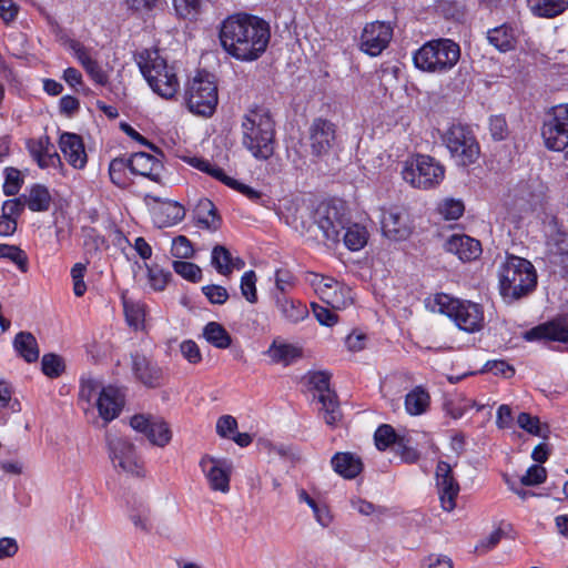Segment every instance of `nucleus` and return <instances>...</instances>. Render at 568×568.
Returning <instances> with one entry per match:
<instances>
[{
  "mask_svg": "<svg viewBox=\"0 0 568 568\" xmlns=\"http://www.w3.org/2000/svg\"><path fill=\"white\" fill-rule=\"evenodd\" d=\"M509 204L518 213L532 211L539 202V195L534 191V183L529 181L519 182L509 194Z\"/></svg>",
  "mask_w": 568,
  "mask_h": 568,
  "instance_id": "21",
  "label": "nucleus"
},
{
  "mask_svg": "<svg viewBox=\"0 0 568 568\" xmlns=\"http://www.w3.org/2000/svg\"><path fill=\"white\" fill-rule=\"evenodd\" d=\"M130 518L135 528H138L144 532L151 531L152 526L150 524L149 508L141 506L139 509H136L130 514Z\"/></svg>",
  "mask_w": 568,
  "mask_h": 568,
  "instance_id": "59",
  "label": "nucleus"
},
{
  "mask_svg": "<svg viewBox=\"0 0 568 568\" xmlns=\"http://www.w3.org/2000/svg\"><path fill=\"white\" fill-rule=\"evenodd\" d=\"M123 310L130 327L135 331L144 327L145 310L143 304L123 297Z\"/></svg>",
  "mask_w": 568,
  "mask_h": 568,
  "instance_id": "39",
  "label": "nucleus"
},
{
  "mask_svg": "<svg viewBox=\"0 0 568 568\" xmlns=\"http://www.w3.org/2000/svg\"><path fill=\"white\" fill-rule=\"evenodd\" d=\"M241 293L244 298L254 304L257 302L256 274L254 271H246L241 277Z\"/></svg>",
  "mask_w": 568,
  "mask_h": 568,
  "instance_id": "48",
  "label": "nucleus"
},
{
  "mask_svg": "<svg viewBox=\"0 0 568 568\" xmlns=\"http://www.w3.org/2000/svg\"><path fill=\"white\" fill-rule=\"evenodd\" d=\"M237 429V420L231 415H223L216 422V433L223 438H232Z\"/></svg>",
  "mask_w": 568,
  "mask_h": 568,
  "instance_id": "58",
  "label": "nucleus"
},
{
  "mask_svg": "<svg viewBox=\"0 0 568 568\" xmlns=\"http://www.w3.org/2000/svg\"><path fill=\"white\" fill-rule=\"evenodd\" d=\"M465 211L464 203L460 200L445 199L438 205V212L445 220H458Z\"/></svg>",
  "mask_w": 568,
  "mask_h": 568,
  "instance_id": "50",
  "label": "nucleus"
},
{
  "mask_svg": "<svg viewBox=\"0 0 568 568\" xmlns=\"http://www.w3.org/2000/svg\"><path fill=\"white\" fill-rule=\"evenodd\" d=\"M42 372L50 378L59 377L64 371L63 358L57 354H45L41 361Z\"/></svg>",
  "mask_w": 568,
  "mask_h": 568,
  "instance_id": "47",
  "label": "nucleus"
},
{
  "mask_svg": "<svg viewBox=\"0 0 568 568\" xmlns=\"http://www.w3.org/2000/svg\"><path fill=\"white\" fill-rule=\"evenodd\" d=\"M546 261L552 273L565 277L568 275V234L556 232L547 243Z\"/></svg>",
  "mask_w": 568,
  "mask_h": 568,
  "instance_id": "15",
  "label": "nucleus"
},
{
  "mask_svg": "<svg viewBox=\"0 0 568 568\" xmlns=\"http://www.w3.org/2000/svg\"><path fill=\"white\" fill-rule=\"evenodd\" d=\"M331 464L338 475L347 479L355 478L363 469L361 458L351 453H336Z\"/></svg>",
  "mask_w": 568,
  "mask_h": 568,
  "instance_id": "25",
  "label": "nucleus"
},
{
  "mask_svg": "<svg viewBox=\"0 0 568 568\" xmlns=\"http://www.w3.org/2000/svg\"><path fill=\"white\" fill-rule=\"evenodd\" d=\"M547 478V470L540 465H531L526 474L521 476L520 483L524 486H536L544 483Z\"/></svg>",
  "mask_w": 568,
  "mask_h": 568,
  "instance_id": "54",
  "label": "nucleus"
},
{
  "mask_svg": "<svg viewBox=\"0 0 568 568\" xmlns=\"http://www.w3.org/2000/svg\"><path fill=\"white\" fill-rule=\"evenodd\" d=\"M430 396L422 386H416L405 396V409L412 416L424 414L429 407Z\"/></svg>",
  "mask_w": 568,
  "mask_h": 568,
  "instance_id": "32",
  "label": "nucleus"
},
{
  "mask_svg": "<svg viewBox=\"0 0 568 568\" xmlns=\"http://www.w3.org/2000/svg\"><path fill=\"white\" fill-rule=\"evenodd\" d=\"M444 168L429 155L417 154L406 161L402 171L403 179L417 189H433L444 179Z\"/></svg>",
  "mask_w": 568,
  "mask_h": 568,
  "instance_id": "7",
  "label": "nucleus"
},
{
  "mask_svg": "<svg viewBox=\"0 0 568 568\" xmlns=\"http://www.w3.org/2000/svg\"><path fill=\"white\" fill-rule=\"evenodd\" d=\"M209 487L222 494L230 491V480L233 473V462L229 458L205 455L200 462Z\"/></svg>",
  "mask_w": 568,
  "mask_h": 568,
  "instance_id": "11",
  "label": "nucleus"
},
{
  "mask_svg": "<svg viewBox=\"0 0 568 568\" xmlns=\"http://www.w3.org/2000/svg\"><path fill=\"white\" fill-rule=\"evenodd\" d=\"M195 216L203 227L216 231L220 227V217L215 205L207 199L199 201L195 207Z\"/></svg>",
  "mask_w": 568,
  "mask_h": 568,
  "instance_id": "33",
  "label": "nucleus"
},
{
  "mask_svg": "<svg viewBox=\"0 0 568 568\" xmlns=\"http://www.w3.org/2000/svg\"><path fill=\"white\" fill-rule=\"evenodd\" d=\"M106 445L114 467H120L125 473L136 477L144 476L142 462L138 457L132 443L109 433L106 434Z\"/></svg>",
  "mask_w": 568,
  "mask_h": 568,
  "instance_id": "9",
  "label": "nucleus"
},
{
  "mask_svg": "<svg viewBox=\"0 0 568 568\" xmlns=\"http://www.w3.org/2000/svg\"><path fill=\"white\" fill-rule=\"evenodd\" d=\"M63 156L75 169H82L87 163L84 144H59Z\"/></svg>",
  "mask_w": 568,
  "mask_h": 568,
  "instance_id": "43",
  "label": "nucleus"
},
{
  "mask_svg": "<svg viewBox=\"0 0 568 568\" xmlns=\"http://www.w3.org/2000/svg\"><path fill=\"white\" fill-rule=\"evenodd\" d=\"M150 286L155 291H162L172 280V274L159 264L146 265Z\"/></svg>",
  "mask_w": 568,
  "mask_h": 568,
  "instance_id": "45",
  "label": "nucleus"
},
{
  "mask_svg": "<svg viewBox=\"0 0 568 568\" xmlns=\"http://www.w3.org/2000/svg\"><path fill=\"white\" fill-rule=\"evenodd\" d=\"M499 294L504 302L513 304L537 287V271L532 263L524 257L508 255L498 271Z\"/></svg>",
  "mask_w": 568,
  "mask_h": 568,
  "instance_id": "2",
  "label": "nucleus"
},
{
  "mask_svg": "<svg viewBox=\"0 0 568 568\" xmlns=\"http://www.w3.org/2000/svg\"><path fill=\"white\" fill-rule=\"evenodd\" d=\"M435 306L439 313L447 315L465 332L474 333L484 326V311L477 303L438 294L435 297Z\"/></svg>",
  "mask_w": 568,
  "mask_h": 568,
  "instance_id": "5",
  "label": "nucleus"
},
{
  "mask_svg": "<svg viewBox=\"0 0 568 568\" xmlns=\"http://www.w3.org/2000/svg\"><path fill=\"white\" fill-rule=\"evenodd\" d=\"M219 102L217 85L214 77L200 71L186 89V104L189 110L202 116H210Z\"/></svg>",
  "mask_w": 568,
  "mask_h": 568,
  "instance_id": "6",
  "label": "nucleus"
},
{
  "mask_svg": "<svg viewBox=\"0 0 568 568\" xmlns=\"http://www.w3.org/2000/svg\"><path fill=\"white\" fill-rule=\"evenodd\" d=\"M29 152L41 169L59 168L61 158L58 153L59 144H28Z\"/></svg>",
  "mask_w": 568,
  "mask_h": 568,
  "instance_id": "26",
  "label": "nucleus"
},
{
  "mask_svg": "<svg viewBox=\"0 0 568 568\" xmlns=\"http://www.w3.org/2000/svg\"><path fill=\"white\" fill-rule=\"evenodd\" d=\"M87 271V263H77L71 268V277L73 281L74 295L80 297L87 291V285L83 281Z\"/></svg>",
  "mask_w": 568,
  "mask_h": 568,
  "instance_id": "56",
  "label": "nucleus"
},
{
  "mask_svg": "<svg viewBox=\"0 0 568 568\" xmlns=\"http://www.w3.org/2000/svg\"><path fill=\"white\" fill-rule=\"evenodd\" d=\"M180 159L197 169L199 171L204 172L213 179L222 182L226 186L242 193L253 202H258L262 199L261 192L229 176L221 168L212 164L210 161L203 158L184 155L180 156Z\"/></svg>",
  "mask_w": 568,
  "mask_h": 568,
  "instance_id": "12",
  "label": "nucleus"
},
{
  "mask_svg": "<svg viewBox=\"0 0 568 568\" xmlns=\"http://www.w3.org/2000/svg\"><path fill=\"white\" fill-rule=\"evenodd\" d=\"M203 0H180V18L196 21L202 13Z\"/></svg>",
  "mask_w": 568,
  "mask_h": 568,
  "instance_id": "52",
  "label": "nucleus"
},
{
  "mask_svg": "<svg viewBox=\"0 0 568 568\" xmlns=\"http://www.w3.org/2000/svg\"><path fill=\"white\" fill-rule=\"evenodd\" d=\"M0 258H8L12 261L21 272H27L28 270V257L18 246L0 244Z\"/></svg>",
  "mask_w": 568,
  "mask_h": 568,
  "instance_id": "46",
  "label": "nucleus"
},
{
  "mask_svg": "<svg viewBox=\"0 0 568 568\" xmlns=\"http://www.w3.org/2000/svg\"><path fill=\"white\" fill-rule=\"evenodd\" d=\"M312 310L314 316L322 325L333 326L337 323L338 317L329 306L324 307L316 303H312Z\"/></svg>",
  "mask_w": 568,
  "mask_h": 568,
  "instance_id": "60",
  "label": "nucleus"
},
{
  "mask_svg": "<svg viewBox=\"0 0 568 568\" xmlns=\"http://www.w3.org/2000/svg\"><path fill=\"white\" fill-rule=\"evenodd\" d=\"M141 73L152 90L164 99H173L178 93V78L158 51L143 50L135 54Z\"/></svg>",
  "mask_w": 568,
  "mask_h": 568,
  "instance_id": "3",
  "label": "nucleus"
},
{
  "mask_svg": "<svg viewBox=\"0 0 568 568\" xmlns=\"http://www.w3.org/2000/svg\"><path fill=\"white\" fill-rule=\"evenodd\" d=\"M531 11L542 18H554L568 8V0H528Z\"/></svg>",
  "mask_w": 568,
  "mask_h": 568,
  "instance_id": "34",
  "label": "nucleus"
},
{
  "mask_svg": "<svg viewBox=\"0 0 568 568\" xmlns=\"http://www.w3.org/2000/svg\"><path fill=\"white\" fill-rule=\"evenodd\" d=\"M445 248L447 252L457 255L459 260L464 262L476 260L481 253L479 241L465 234L452 235L447 240Z\"/></svg>",
  "mask_w": 568,
  "mask_h": 568,
  "instance_id": "19",
  "label": "nucleus"
},
{
  "mask_svg": "<svg viewBox=\"0 0 568 568\" xmlns=\"http://www.w3.org/2000/svg\"><path fill=\"white\" fill-rule=\"evenodd\" d=\"M205 339L216 348L225 349L231 346L232 337L229 332L216 322H210L204 326Z\"/></svg>",
  "mask_w": 568,
  "mask_h": 568,
  "instance_id": "36",
  "label": "nucleus"
},
{
  "mask_svg": "<svg viewBox=\"0 0 568 568\" xmlns=\"http://www.w3.org/2000/svg\"><path fill=\"white\" fill-rule=\"evenodd\" d=\"M171 437L172 434L164 422H152L148 438L153 445L164 446Z\"/></svg>",
  "mask_w": 568,
  "mask_h": 568,
  "instance_id": "51",
  "label": "nucleus"
},
{
  "mask_svg": "<svg viewBox=\"0 0 568 568\" xmlns=\"http://www.w3.org/2000/svg\"><path fill=\"white\" fill-rule=\"evenodd\" d=\"M344 231L343 240L346 247L351 251H358L366 245L368 232L365 226L357 223L351 224L348 222Z\"/></svg>",
  "mask_w": 568,
  "mask_h": 568,
  "instance_id": "38",
  "label": "nucleus"
},
{
  "mask_svg": "<svg viewBox=\"0 0 568 568\" xmlns=\"http://www.w3.org/2000/svg\"><path fill=\"white\" fill-rule=\"evenodd\" d=\"M311 140L313 142H331L335 140V125L328 120H314L311 129Z\"/></svg>",
  "mask_w": 568,
  "mask_h": 568,
  "instance_id": "41",
  "label": "nucleus"
},
{
  "mask_svg": "<svg viewBox=\"0 0 568 568\" xmlns=\"http://www.w3.org/2000/svg\"><path fill=\"white\" fill-rule=\"evenodd\" d=\"M318 402L322 404L321 410L324 412L325 423L329 426L336 425L342 418V413L335 392L318 395Z\"/></svg>",
  "mask_w": 568,
  "mask_h": 568,
  "instance_id": "37",
  "label": "nucleus"
},
{
  "mask_svg": "<svg viewBox=\"0 0 568 568\" xmlns=\"http://www.w3.org/2000/svg\"><path fill=\"white\" fill-rule=\"evenodd\" d=\"M26 205L32 212H45L51 205V194L47 186L42 184H33L28 194H22Z\"/></svg>",
  "mask_w": 568,
  "mask_h": 568,
  "instance_id": "27",
  "label": "nucleus"
},
{
  "mask_svg": "<svg viewBox=\"0 0 568 568\" xmlns=\"http://www.w3.org/2000/svg\"><path fill=\"white\" fill-rule=\"evenodd\" d=\"M381 225L383 235L392 241H405L413 232L407 214L395 209L382 211Z\"/></svg>",
  "mask_w": 568,
  "mask_h": 568,
  "instance_id": "16",
  "label": "nucleus"
},
{
  "mask_svg": "<svg viewBox=\"0 0 568 568\" xmlns=\"http://www.w3.org/2000/svg\"><path fill=\"white\" fill-rule=\"evenodd\" d=\"M374 439L377 449L385 450L396 442L397 434L390 425L383 424L376 429Z\"/></svg>",
  "mask_w": 568,
  "mask_h": 568,
  "instance_id": "49",
  "label": "nucleus"
},
{
  "mask_svg": "<svg viewBox=\"0 0 568 568\" xmlns=\"http://www.w3.org/2000/svg\"><path fill=\"white\" fill-rule=\"evenodd\" d=\"M444 142H476L470 126L462 123L452 124L443 135Z\"/></svg>",
  "mask_w": 568,
  "mask_h": 568,
  "instance_id": "44",
  "label": "nucleus"
},
{
  "mask_svg": "<svg viewBox=\"0 0 568 568\" xmlns=\"http://www.w3.org/2000/svg\"><path fill=\"white\" fill-rule=\"evenodd\" d=\"M526 339H550L557 342H568V317L556 318L544 325H539L528 331Z\"/></svg>",
  "mask_w": 568,
  "mask_h": 568,
  "instance_id": "20",
  "label": "nucleus"
},
{
  "mask_svg": "<svg viewBox=\"0 0 568 568\" xmlns=\"http://www.w3.org/2000/svg\"><path fill=\"white\" fill-rule=\"evenodd\" d=\"M219 38L231 57L240 61H255L267 49L271 28L257 16L234 13L222 21Z\"/></svg>",
  "mask_w": 568,
  "mask_h": 568,
  "instance_id": "1",
  "label": "nucleus"
},
{
  "mask_svg": "<svg viewBox=\"0 0 568 568\" xmlns=\"http://www.w3.org/2000/svg\"><path fill=\"white\" fill-rule=\"evenodd\" d=\"M202 293L212 304L223 305L229 300L227 290L221 285H205L202 287Z\"/></svg>",
  "mask_w": 568,
  "mask_h": 568,
  "instance_id": "55",
  "label": "nucleus"
},
{
  "mask_svg": "<svg viewBox=\"0 0 568 568\" xmlns=\"http://www.w3.org/2000/svg\"><path fill=\"white\" fill-rule=\"evenodd\" d=\"M294 276L288 270H277L275 273V291L273 293H282L294 286Z\"/></svg>",
  "mask_w": 568,
  "mask_h": 568,
  "instance_id": "64",
  "label": "nucleus"
},
{
  "mask_svg": "<svg viewBox=\"0 0 568 568\" xmlns=\"http://www.w3.org/2000/svg\"><path fill=\"white\" fill-rule=\"evenodd\" d=\"M314 217L323 236L334 243L339 241L341 233L348 224L343 204H321L315 211Z\"/></svg>",
  "mask_w": 568,
  "mask_h": 568,
  "instance_id": "10",
  "label": "nucleus"
},
{
  "mask_svg": "<svg viewBox=\"0 0 568 568\" xmlns=\"http://www.w3.org/2000/svg\"><path fill=\"white\" fill-rule=\"evenodd\" d=\"M13 347L28 363L38 361L40 351L36 337L30 332H20L16 335Z\"/></svg>",
  "mask_w": 568,
  "mask_h": 568,
  "instance_id": "28",
  "label": "nucleus"
},
{
  "mask_svg": "<svg viewBox=\"0 0 568 568\" xmlns=\"http://www.w3.org/2000/svg\"><path fill=\"white\" fill-rule=\"evenodd\" d=\"M487 39L496 49L501 52H506L514 49L516 34L513 27L505 23L488 30Z\"/></svg>",
  "mask_w": 568,
  "mask_h": 568,
  "instance_id": "29",
  "label": "nucleus"
},
{
  "mask_svg": "<svg viewBox=\"0 0 568 568\" xmlns=\"http://www.w3.org/2000/svg\"><path fill=\"white\" fill-rule=\"evenodd\" d=\"M104 244V239L95 233L93 229H89L85 231L83 247L85 251V255L95 254L101 245Z\"/></svg>",
  "mask_w": 568,
  "mask_h": 568,
  "instance_id": "63",
  "label": "nucleus"
},
{
  "mask_svg": "<svg viewBox=\"0 0 568 568\" xmlns=\"http://www.w3.org/2000/svg\"><path fill=\"white\" fill-rule=\"evenodd\" d=\"M24 206L27 205L23 195L16 199L7 200L3 202L1 209L2 217L9 216L17 220V217L22 213Z\"/></svg>",
  "mask_w": 568,
  "mask_h": 568,
  "instance_id": "61",
  "label": "nucleus"
},
{
  "mask_svg": "<svg viewBox=\"0 0 568 568\" xmlns=\"http://www.w3.org/2000/svg\"><path fill=\"white\" fill-rule=\"evenodd\" d=\"M489 130L491 138L495 141H503L509 139V131L505 118L494 115L489 120Z\"/></svg>",
  "mask_w": 568,
  "mask_h": 568,
  "instance_id": "57",
  "label": "nucleus"
},
{
  "mask_svg": "<svg viewBox=\"0 0 568 568\" xmlns=\"http://www.w3.org/2000/svg\"><path fill=\"white\" fill-rule=\"evenodd\" d=\"M267 354L273 362L288 366L302 357V349L292 344L273 342Z\"/></svg>",
  "mask_w": 568,
  "mask_h": 568,
  "instance_id": "31",
  "label": "nucleus"
},
{
  "mask_svg": "<svg viewBox=\"0 0 568 568\" xmlns=\"http://www.w3.org/2000/svg\"><path fill=\"white\" fill-rule=\"evenodd\" d=\"M452 158L460 166L475 163L480 155L479 144H447Z\"/></svg>",
  "mask_w": 568,
  "mask_h": 568,
  "instance_id": "35",
  "label": "nucleus"
},
{
  "mask_svg": "<svg viewBox=\"0 0 568 568\" xmlns=\"http://www.w3.org/2000/svg\"><path fill=\"white\" fill-rule=\"evenodd\" d=\"M328 282L333 283V290L324 293L323 297L321 298L327 306L333 310H342L352 304L353 297L351 295L349 287L339 283L338 281Z\"/></svg>",
  "mask_w": 568,
  "mask_h": 568,
  "instance_id": "30",
  "label": "nucleus"
},
{
  "mask_svg": "<svg viewBox=\"0 0 568 568\" xmlns=\"http://www.w3.org/2000/svg\"><path fill=\"white\" fill-rule=\"evenodd\" d=\"M231 258L232 253L226 246L216 244L212 248L211 265L220 275L230 277Z\"/></svg>",
  "mask_w": 568,
  "mask_h": 568,
  "instance_id": "40",
  "label": "nucleus"
},
{
  "mask_svg": "<svg viewBox=\"0 0 568 568\" xmlns=\"http://www.w3.org/2000/svg\"><path fill=\"white\" fill-rule=\"evenodd\" d=\"M9 408L12 413L21 410L18 399H12V390L4 382H0V409Z\"/></svg>",
  "mask_w": 568,
  "mask_h": 568,
  "instance_id": "62",
  "label": "nucleus"
},
{
  "mask_svg": "<svg viewBox=\"0 0 568 568\" xmlns=\"http://www.w3.org/2000/svg\"><path fill=\"white\" fill-rule=\"evenodd\" d=\"M545 142H568V104L552 108L541 130Z\"/></svg>",
  "mask_w": 568,
  "mask_h": 568,
  "instance_id": "17",
  "label": "nucleus"
},
{
  "mask_svg": "<svg viewBox=\"0 0 568 568\" xmlns=\"http://www.w3.org/2000/svg\"><path fill=\"white\" fill-rule=\"evenodd\" d=\"M393 29L389 23L374 21L367 23L361 36V50L371 57L379 55L389 44Z\"/></svg>",
  "mask_w": 568,
  "mask_h": 568,
  "instance_id": "13",
  "label": "nucleus"
},
{
  "mask_svg": "<svg viewBox=\"0 0 568 568\" xmlns=\"http://www.w3.org/2000/svg\"><path fill=\"white\" fill-rule=\"evenodd\" d=\"M132 369L136 378L149 387H156L162 381V371L141 354L132 355Z\"/></svg>",
  "mask_w": 568,
  "mask_h": 568,
  "instance_id": "23",
  "label": "nucleus"
},
{
  "mask_svg": "<svg viewBox=\"0 0 568 568\" xmlns=\"http://www.w3.org/2000/svg\"><path fill=\"white\" fill-rule=\"evenodd\" d=\"M243 139L246 142H274L275 122L268 110H250L242 122Z\"/></svg>",
  "mask_w": 568,
  "mask_h": 568,
  "instance_id": "8",
  "label": "nucleus"
},
{
  "mask_svg": "<svg viewBox=\"0 0 568 568\" xmlns=\"http://www.w3.org/2000/svg\"><path fill=\"white\" fill-rule=\"evenodd\" d=\"M460 58L459 45L450 39H437L425 43L414 54L416 68L428 72H446Z\"/></svg>",
  "mask_w": 568,
  "mask_h": 568,
  "instance_id": "4",
  "label": "nucleus"
},
{
  "mask_svg": "<svg viewBox=\"0 0 568 568\" xmlns=\"http://www.w3.org/2000/svg\"><path fill=\"white\" fill-rule=\"evenodd\" d=\"M436 484L439 499L444 510L452 511L456 507L459 485L453 475L452 467L446 462H438L436 467Z\"/></svg>",
  "mask_w": 568,
  "mask_h": 568,
  "instance_id": "14",
  "label": "nucleus"
},
{
  "mask_svg": "<svg viewBox=\"0 0 568 568\" xmlns=\"http://www.w3.org/2000/svg\"><path fill=\"white\" fill-rule=\"evenodd\" d=\"M124 406V395L120 388L106 386L101 388L97 400L100 417L109 423L116 418Z\"/></svg>",
  "mask_w": 568,
  "mask_h": 568,
  "instance_id": "18",
  "label": "nucleus"
},
{
  "mask_svg": "<svg viewBox=\"0 0 568 568\" xmlns=\"http://www.w3.org/2000/svg\"><path fill=\"white\" fill-rule=\"evenodd\" d=\"M132 173L140 174L151 180H156L162 169L161 162L146 152H135L126 161Z\"/></svg>",
  "mask_w": 568,
  "mask_h": 568,
  "instance_id": "24",
  "label": "nucleus"
},
{
  "mask_svg": "<svg viewBox=\"0 0 568 568\" xmlns=\"http://www.w3.org/2000/svg\"><path fill=\"white\" fill-rule=\"evenodd\" d=\"M272 298L282 317L288 323L296 324L308 315L306 305L282 293H272Z\"/></svg>",
  "mask_w": 568,
  "mask_h": 568,
  "instance_id": "22",
  "label": "nucleus"
},
{
  "mask_svg": "<svg viewBox=\"0 0 568 568\" xmlns=\"http://www.w3.org/2000/svg\"><path fill=\"white\" fill-rule=\"evenodd\" d=\"M517 424L520 428L527 433L548 438L549 427L547 425L541 426L540 420L537 416H531L528 413H520L517 417Z\"/></svg>",
  "mask_w": 568,
  "mask_h": 568,
  "instance_id": "42",
  "label": "nucleus"
},
{
  "mask_svg": "<svg viewBox=\"0 0 568 568\" xmlns=\"http://www.w3.org/2000/svg\"><path fill=\"white\" fill-rule=\"evenodd\" d=\"M23 180L20 176V171L13 168L6 169V180L3 183V193L6 195H16L19 193Z\"/></svg>",
  "mask_w": 568,
  "mask_h": 568,
  "instance_id": "53",
  "label": "nucleus"
}]
</instances>
